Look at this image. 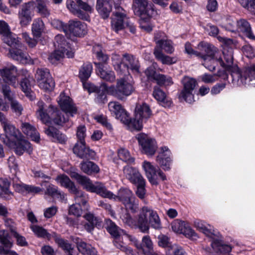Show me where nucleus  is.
<instances>
[{
  "label": "nucleus",
  "mask_w": 255,
  "mask_h": 255,
  "mask_svg": "<svg viewBox=\"0 0 255 255\" xmlns=\"http://www.w3.org/2000/svg\"><path fill=\"white\" fill-rule=\"evenodd\" d=\"M57 102L61 110L65 113L66 117L61 115V112L56 107L50 105L45 109L44 102L39 101L37 104V109L36 115L37 119L45 125L52 123L62 126L68 121L69 117H73L77 113V108L72 100L64 92L60 94Z\"/></svg>",
  "instance_id": "nucleus-1"
},
{
  "label": "nucleus",
  "mask_w": 255,
  "mask_h": 255,
  "mask_svg": "<svg viewBox=\"0 0 255 255\" xmlns=\"http://www.w3.org/2000/svg\"><path fill=\"white\" fill-rule=\"evenodd\" d=\"M222 53L225 62L221 58L219 52L218 54L219 63L225 70L231 73L233 82H237L239 85H249L253 81L255 84V64L240 70L237 66L233 65L232 49H224Z\"/></svg>",
  "instance_id": "nucleus-2"
},
{
  "label": "nucleus",
  "mask_w": 255,
  "mask_h": 255,
  "mask_svg": "<svg viewBox=\"0 0 255 255\" xmlns=\"http://www.w3.org/2000/svg\"><path fill=\"white\" fill-rule=\"evenodd\" d=\"M96 193L104 198L121 201L125 204L127 209L131 212L136 211L138 208V204L133 200L132 193L128 189L121 188L116 196L108 190L104 185L101 183L98 187Z\"/></svg>",
  "instance_id": "nucleus-3"
},
{
  "label": "nucleus",
  "mask_w": 255,
  "mask_h": 255,
  "mask_svg": "<svg viewBox=\"0 0 255 255\" xmlns=\"http://www.w3.org/2000/svg\"><path fill=\"white\" fill-rule=\"evenodd\" d=\"M99 91H102L103 94L114 96L123 101L132 93L133 87L125 78H121L117 80L116 87L114 86H108L106 83H102L99 88Z\"/></svg>",
  "instance_id": "nucleus-4"
},
{
  "label": "nucleus",
  "mask_w": 255,
  "mask_h": 255,
  "mask_svg": "<svg viewBox=\"0 0 255 255\" xmlns=\"http://www.w3.org/2000/svg\"><path fill=\"white\" fill-rule=\"evenodd\" d=\"M196 48L203 51V54L205 56L203 57L200 56L199 58L203 60L202 65L209 71H214L219 63L218 54L219 51L218 48L213 45L204 41L200 42Z\"/></svg>",
  "instance_id": "nucleus-5"
},
{
  "label": "nucleus",
  "mask_w": 255,
  "mask_h": 255,
  "mask_svg": "<svg viewBox=\"0 0 255 255\" xmlns=\"http://www.w3.org/2000/svg\"><path fill=\"white\" fill-rule=\"evenodd\" d=\"M125 176L136 187V194L140 199H143V180L142 175L135 168L126 166L124 168Z\"/></svg>",
  "instance_id": "nucleus-6"
},
{
  "label": "nucleus",
  "mask_w": 255,
  "mask_h": 255,
  "mask_svg": "<svg viewBox=\"0 0 255 255\" xmlns=\"http://www.w3.org/2000/svg\"><path fill=\"white\" fill-rule=\"evenodd\" d=\"M0 122L5 133L6 139L3 140V142L10 146L13 141L16 139H20L22 137L19 131L0 112Z\"/></svg>",
  "instance_id": "nucleus-7"
},
{
  "label": "nucleus",
  "mask_w": 255,
  "mask_h": 255,
  "mask_svg": "<svg viewBox=\"0 0 255 255\" xmlns=\"http://www.w3.org/2000/svg\"><path fill=\"white\" fill-rule=\"evenodd\" d=\"M74 195L75 203L70 206L69 214L79 217L82 215L83 211L89 209V206L87 204V198L82 191Z\"/></svg>",
  "instance_id": "nucleus-8"
},
{
  "label": "nucleus",
  "mask_w": 255,
  "mask_h": 255,
  "mask_svg": "<svg viewBox=\"0 0 255 255\" xmlns=\"http://www.w3.org/2000/svg\"><path fill=\"white\" fill-rule=\"evenodd\" d=\"M0 75L2 79L0 78V85L9 83L13 87L18 86V79L16 68L13 66L0 69Z\"/></svg>",
  "instance_id": "nucleus-9"
},
{
  "label": "nucleus",
  "mask_w": 255,
  "mask_h": 255,
  "mask_svg": "<svg viewBox=\"0 0 255 255\" xmlns=\"http://www.w3.org/2000/svg\"><path fill=\"white\" fill-rule=\"evenodd\" d=\"M109 110L117 119L124 124H128L130 121L129 114L122 105L116 101H112L108 104Z\"/></svg>",
  "instance_id": "nucleus-10"
},
{
  "label": "nucleus",
  "mask_w": 255,
  "mask_h": 255,
  "mask_svg": "<svg viewBox=\"0 0 255 255\" xmlns=\"http://www.w3.org/2000/svg\"><path fill=\"white\" fill-rule=\"evenodd\" d=\"M182 82L183 89L179 95V97L183 98L186 102L191 103L194 101L193 92L197 85V82L193 78L185 77Z\"/></svg>",
  "instance_id": "nucleus-11"
},
{
  "label": "nucleus",
  "mask_w": 255,
  "mask_h": 255,
  "mask_svg": "<svg viewBox=\"0 0 255 255\" xmlns=\"http://www.w3.org/2000/svg\"><path fill=\"white\" fill-rule=\"evenodd\" d=\"M0 91L3 94L4 98L10 102V107L12 112L18 116L21 115L23 108L18 101L13 99V94L9 86L7 84L0 85Z\"/></svg>",
  "instance_id": "nucleus-12"
},
{
  "label": "nucleus",
  "mask_w": 255,
  "mask_h": 255,
  "mask_svg": "<svg viewBox=\"0 0 255 255\" xmlns=\"http://www.w3.org/2000/svg\"><path fill=\"white\" fill-rule=\"evenodd\" d=\"M68 37L71 38V35L75 36H82L87 32V27L85 23L78 20H71L67 25Z\"/></svg>",
  "instance_id": "nucleus-13"
},
{
  "label": "nucleus",
  "mask_w": 255,
  "mask_h": 255,
  "mask_svg": "<svg viewBox=\"0 0 255 255\" xmlns=\"http://www.w3.org/2000/svg\"><path fill=\"white\" fill-rule=\"evenodd\" d=\"M123 63L122 74L129 73V70L135 74H139L138 62L132 56L125 55L123 58Z\"/></svg>",
  "instance_id": "nucleus-14"
},
{
  "label": "nucleus",
  "mask_w": 255,
  "mask_h": 255,
  "mask_svg": "<svg viewBox=\"0 0 255 255\" xmlns=\"http://www.w3.org/2000/svg\"><path fill=\"white\" fill-rule=\"evenodd\" d=\"M160 152L156 156V161L160 166L165 170L170 169V166L172 161L171 153L167 146H162L160 148Z\"/></svg>",
  "instance_id": "nucleus-15"
},
{
  "label": "nucleus",
  "mask_w": 255,
  "mask_h": 255,
  "mask_svg": "<svg viewBox=\"0 0 255 255\" xmlns=\"http://www.w3.org/2000/svg\"><path fill=\"white\" fill-rule=\"evenodd\" d=\"M143 119V105H136L134 113V118L132 120L130 119L129 123L126 125H130L132 128L136 130H140L142 128Z\"/></svg>",
  "instance_id": "nucleus-16"
},
{
  "label": "nucleus",
  "mask_w": 255,
  "mask_h": 255,
  "mask_svg": "<svg viewBox=\"0 0 255 255\" xmlns=\"http://www.w3.org/2000/svg\"><path fill=\"white\" fill-rule=\"evenodd\" d=\"M70 176L72 178H75L87 191L97 193L98 187L101 183L97 182L93 184L89 178L82 176L76 172H71Z\"/></svg>",
  "instance_id": "nucleus-17"
},
{
  "label": "nucleus",
  "mask_w": 255,
  "mask_h": 255,
  "mask_svg": "<svg viewBox=\"0 0 255 255\" xmlns=\"http://www.w3.org/2000/svg\"><path fill=\"white\" fill-rule=\"evenodd\" d=\"M34 1L29 2L23 4L21 9L18 12V18L20 24L22 26H25L29 24L32 17L30 15V9L33 6Z\"/></svg>",
  "instance_id": "nucleus-18"
},
{
  "label": "nucleus",
  "mask_w": 255,
  "mask_h": 255,
  "mask_svg": "<svg viewBox=\"0 0 255 255\" xmlns=\"http://www.w3.org/2000/svg\"><path fill=\"white\" fill-rule=\"evenodd\" d=\"M13 144L12 143L11 145H13L14 151L15 153L18 155H21L24 152L30 154L33 150V148L31 144L29 141L24 139L23 135L20 139H16Z\"/></svg>",
  "instance_id": "nucleus-19"
},
{
  "label": "nucleus",
  "mask_w": 255,
  "mask_h": 255,
  "mask_svg": "<svg viewBox=\"0 0 255 255\" xmlns=\"http://www.w3.org/2000/svg\"><path fill=\"white\" fill-rule=\"evenodd\" d=\"M116 9L117 11L114 12L112 19L111 24L112 29L116 32H118L124 28V22L126 15L123 12V9L122 8L117 7Z\"/></svg>",
  "instance_id": "nucleus-20"
},
{
  "label": "nucleus",
  "mask_w": 255,
  "mask_h": 255,
  "mask_svg": "<svg viewBox=\"0 0 255 255\" xmlns=\"http://www.w3.org/2000/svg\"><path fill=\"white\" fill-rule=\"evenodd\" d=\"M145 221L148 222L149 224L155 229L161 228L160 220L157 213L144 206V222Z\"/></svg>",
  "instance_id": "nucleus-21"
},
{
  "label": "nucleus",
  "mask_w": 255,
  "mask_h": 255,
  "mask_svg": "<svg viewBox=\"0 0 255 255\" xmlns=\"http://www.w3.org/2000/svg\"><path fill=\"white\" fill-rule=\"evenodd\" d=\"M24 49L23 45L22 48L18 47L17 46L11 48L9 51L10 57L22 64L29 63L30 61L29 57L27 53L23 51Z\"/></svg>",
  "instance_id": "nucleus-22"
},
{
  "label": "nucleus",
  "mask_w": 255,
  "mask_h": 255,
  "mask_svg": "<svg viewBox=\"0 0 255 255\" xmlns=\"http://www.w3.org/2000/svg\"><path fill=\"white\" fill-rule=\"evenodd\" d=\"M98 75L104 80L113 83L116 80V76L114 72L105 65L100 63H95Z\"/></svg>",
  "instance_id": "nucleus-23"
},
{
  "label": "nucleus",
  "mask_w": 255,
  "mask_h": 255,
  "mask_svg": "<svg viewBox=\"0 0 255 255\" xmlns=\"http://www.w3.org/2000/svg\"><path fill=\"white\" fill-rule=\"evenodd\" d=\"M73 150L74 153L81 158H88L94 155V152L86 147L85 141H78Z\"/></svg>",
  "instance_id": "nucleus-24"
},
{
  "label": "nucleus",
  "mask_w": 255,
  "mask_h": 255,
  "mask_svg": "<svg viewBox=\"0 0 255 255\" xmlns=\"http://www.w3.org/2000/svg\"><path fill=\"white\" fill-rule=\"evenodd\" d=\"M96 8L103 18L109 16L112 10L111 0H97Z\"/></svg>",
  "instance_id": "nucleus-25"
},
{
  "label": "nucleus",
  "mask_w": 255,
  "mask_h": 255,
  "mask_svg": "<svg viewBox=\"0 0 255 255\" xmlns=\"http://www.w3.org/2000/svg\"><path fill=\"white\" fill-rule=\"evenodd\" d=\"M158 148L155 139L144 133V154L148 157L153 156Z\"/></svg>",
  "instance_id": "nucleus-26"
},
{
  "label": "nucleus",
  "mask_w": 255,
  "mask_h": 255,
  "mask_svg": "<svg viewBox=\"0 0 255 255\" xmlns=\"http://www.w3.org/2000/svg\"><path fill=\"white\" fill-rule=\"evenodd\" d=\"M194 226L199 231L211 238H213V236H218L219 234L213 229L210 225L199 220H196L194 221Z\"/></svg>",
  "instance_id": "nucleus-27"
},
{
  "label": "nucleus",
  "mask_w": 255,
  "mask_h": 255,
  "mask_svg": "<svg viewBox=\"0 0 255 255\" xmlns=\"http://www.w3.org/2000/svg\"><path fill=\"white\" fill-rule=\"evenodd\" d=\"M57 182L61 185V186L67 188L69 191L72 194L77 193L79 191L75 185L74 183L72 182L69 178L65 175H60L56 178Z\"/></svg>",
  "instance_id": "nucleus-28"
},
{
  "label": "nucleus",
  "mask_w": 255,
  "mask_h": 255,
  "mask_svg": "<svg viewBox=\"0 0 255 255\" xmlns=\"http://www.w3.org/2000/svg\"><path fill=\"white\" fill-rule=\"evenodd\" d=\"M121 218L125 223L128 226L138 228L141 232H143L142 227L143 218L142 215H139L138 218L134 221L131 219L129 215L127 213L122 214L121 216Z\"/></svg>",
  "instance_id": "nucleus-29"
},
{
  "label": "nucleus",
  "mask_w": 255,
  "mask_h": 255,
  "mask_svg": "<svg viewBox=\"0 0 255 255\" xmlns=\"http://www.w3.org/2000/svg\"><path fill=\"white\" fill-rule=\"evenodd\" d=\"M55 46L58 48L65 49L67 50L66 56L68 58H72L74 56V52L72 50L69 42H67L64 37L60 34H58L55 38Z\"/></svg>",
  "instance_id": "nucleus-30"
},
{
  "label": "nucleus",
  "mask_w": 255,
  "mask_h": 255,
  "mask_svg": "<svg viewBox=\"0 0 255 255\" xmlns=\"http://www.w3.org/2000/svg\"><path fill=\"white\" fill-rule=\"evenodd\" d=\"M144 171L149 181L152 185H157V170L151 164L150 162L144 161Z\"/></svg>",
  "instance_id": "nucleus-31"
},
{
  "label": "nucleus",
  "mask_w": 255,
  "mask_h": 255,
  "mask_svg": "<svg viewBox=\"0 0 255 255\" xmlns=\"http://www.w3.org/2000/svg\"><path fill=\"white\" fill-rule=\"evenodd\" d=\"M237 24L239 30L249 39L255 40V36L252 32L251 24L247 20L241 19L237 21Z\"/></svg>",
  "instance_id": "nucleus-32"
},
{
  "label": "nucleus",
  "mask_w": 255,
  "mask_h": 255,
  "mask_svg": "<svg viewBox=\"0 0 255 255\" xmlns=\"http://www.w3.org/2000/svg\"><path fill=\"white\" fill-rule=\"evenodd\" d=\"M153 96L163 107H170L172 102L166 98V94L159 87L155 86L152 93Z\"/></svg>",
  "instance_id": "nucleus-33"
},
{
  "label": "nucleus",
  "mask_w": 255,
  "mask_h": 255,
  "mask_svg": "<svg viewBox=\"0 0 255 255\" xmlns=\"http://www.w3.org/2000/svg\"><path fill=\"white\" fill-rule=\"evenodd\" d=\"M21 129L32 140L37 142H39L40 140L39 134L33 126L28 123H22L21 124Z\"/></svg>",
  "instance_id": "nucleus-34"
},
{
  "label": "nucleus",
  "mask_w": 255,
  "mask_h": 255,
  "mask_svg": "<svg viewBox=\"0 0 255 255\" xmlns=\"http://www.w3.org/2000/svg\"><path fill=\"white\" fill-rule=\"evenodd\" d=\"M153 54L155 58L163 64L170 65L176 62L175 58L165 55L161 50L157 48H154Z\"/></svg>",
  "instance_id": "nucleus-35"
},
{
  "label": "nucleus",
  "mask_w": 255,
  "mask_h": 255,
  "mask_svg": "<svg viewBox=\"0 0 255 255\" xmlns=\"http://www.w3.org/2000/svg\"><path fill=\"white\" fill-rule=\"evenodd\" d=\"M66 6L71 12L78 17L85 20H88L89 18L88 15L86 14L78 8L77 1L75 2L73 0H67Z\"/></svg>",
  "instance_id": "nucleus-36"
},
{
  "label": "nucleus",
  "mask_w": 255,
  "mask_h": 255,
  "mask_svg": "<svg viewBox=\"0 0 255 255\" xmlns=\"http://www.w3.org/2000/svg\"><path fill=\"white\" fill-rule=\"evenodd\" d=\"M45 133L54 141L64 143L66 140L65 136L52 127H49L45 129Z\"/></svg>",
  "instance_id": "nucleus-37"
},
{
  "label": "nucleus",
  "mask_w": 255,
  "mask_h": 255,
  "mask_svg": "<svg viewBox=\"0 0 255 255\" xmlns=\"http://www.w3.org/2000/svg\"><path fill=\"white\" fill-rule=\"evenodd\" d=\"M84 218L88 222L84 225V228L88 232H91L95 227L100 225V219L90 213H87Z\"/></svg>",
  "instance_id": "nucleus-38"
},
{
  "label": "nucleus",
  "mask_w": 255,
  "mask_h": 255,
  "mask_svg": "<svg viewBox=\"0 0 255 255\" xmlns=\"http://www.w3.org/2000/svg\"><path fill=\"white\" fill-rule=\"evenodd\" d=\"M211 245L216 252H219L222 254H228L232 251L230 246L224 244L221 240L218 239H214Z\"/></svg>",
  "instance_id": "nucleus-39"
},
{
  "label": "nucleus",
  "mask_w": 255,
  "mask_h": 255,
  "mask_svg": "<svg viewBox=\"0 0 255 255\" xmlns=\"http://www.w3.org/2000/svg\"><path fill=\"white\" fill-rule=\"evenodd\" d=\"M30 228L34 234L38 237L46 238L49 240H50L52 237H56L55 233L53 232L52 234H50L42 227L37 225H32Z\"/></svg>",
  "instance_id": "nucleus-40"
},
{
  "label": "nucleus",
  "mask_w": 255,
  "mask_h": 255,
  "mask_svg": "<svg viewBox=\"0 0 255 255\" xmlns=\"http://www.w3.org/2000/svg\"><path fill=\"white\" fill-rule=\"evenodd\" d=\"M33 81V78L30 76L24 78L20 83V87L22 91L26 96L31 100L33 99V93L31 90V82Z\"/></svg>",
  "instance_id": "nucleus-41"
},
{
  "label": "nucleus",
  "mask_w": 255,
  "mask_h": 255,
  "mask_svg": "<svg viewBox=\"0 0 255 255\" xmlns=\"http://www.w3.org/2000/svg\"><path fill=\"white\" fill-rule=\"evenodd\" d=\"M44 29L43 22L40 18L34 19L32 24V33L35 38L41 36Z\"/></svg>",
  "instance_id": "nucleus-42"
},
{
  "label": "nucleus",
  "mask_w": 255,
  "mask_h": 255,
  "mask_svg": "<svg viewBox=\"0 0 255 255\" xmlns=\"http://www.w3.org/2000/svg\"><path fill=\"white\" fill-rule=\"evenodd\" d=\"M155 48H157L158 49L160 48L161 50H163L168 54H172L174 51L172 41L167 39L158 41L157 46Z\"/></svg>",
  "instance_id": "nucleus-43"
},
{
  "label": "nucleus",
  "mask_w": 255,
  "mask_h": 255,
  "mask_svg": "<svg viewBox=\"0 0 255 255\" xmlns=\"http://www.w3.org/2000/svg\"><path fill=\"white\" fill-rule=\"evenodd\" d=\"M3 39L5 43L12 48L16 46L18 47H23V45L19 42L17 36L10 31L3 36Z\"/></svg>",
  "instance_id": "nucleus-44"
},
{
  "label": "nucleus",
  "mask_w": 255,
  "mask_h": 255,
  "mask_svg": "<svg viewBox=\"0 0 255 255\" xmlns=\"http://www.w3.org/2000/svg\"><path fill=\"white\" fill-rule=\"evenodd\" d=\"M81 169L84 173L87 174H92L98 173L99 171V168L98 166L90 161L82 162L81 163Z\"/></svg>",
  "instance_id": "nucleus-45"
},
{
  "label": "nucleus",
  "mask_w": 255,
  "mask_h": 255,
  "mask_svg": "<svg viewBox=\"0 0 255 255\" xmlns=\"http://www.w3.org/2000/svg\"><path fill=\"white\" fill-rule=\"evenodd\" d=\"M77 248L79 252L83 255H98L95 249L85 242H79L77 244Z\"/></svg>",
  "instance_id": "nucleus-46"
},
{
  "label": "nucleus",
  "mask_w": 255,
  "mask_h": 255,
  "mask_svg": "<svg viewBox=\"0 0 255 255\" xmlns=\"http://www.w3.org/2000/svg\"><path fill=\"white\" fill-rule=\"evenodd\" d=\"M67 50L65 49L58 48L52 53L49 56L48 59L52 64H56L58 61L63 59L66 55Z\"/></svg>",
  "instance_id": "nucleus-47"
},
{
  "label": "nucleus",
  "mask_w": 255,
  "mask_h": 255,
  "mask_svg": "<svg viewBox=\"0 0 255 255\" xmlns=\"http://www.w3.org/2000/svg\"><path fill=\"white\" fill-rule=\"evenodd\" d=\"M92 69L93 67L91 63L85 64L82 66L79 71V77L83 82L90 77Z\"/></svg>",
  "instance_id": "nucleus-48"
},
{
  "label": "nucleus",
  "mask_w": 255,
  "mask_h": 255,
  "mask_svg": "<svg viewBox=\"0 0 255 255\" xmlns=\"http://www.w3.org/2000/svg\"><path fill=\"white\" fill-rule=\"evenodd\" d=\"M156 82L160 86H170L173 84L172 78L168 75L158 74L156 77Z\"/></svg>",
  "instance_id": "nucleus-49"
},
{
  "label": "nucleus",
  "mask_w": 255,
  "mask_h": 255,
  "mask_svg": "<svg viewBox=\"0 0 255 255\" xmlns=\"http://www.w3.org/2000/svg\"><path fill=\"white\" fill-rule=\"evenodd\" d=\"M46 78L43 81H40V84L38 85L40 89L45 91H51L55 87L54 81L51 76Z\"/></svg>",
  "instance_id": "nucleus-50"
},
{
  "label": "nucleus",
  "mask_w": 255,
  "mask_h": 255,
  "mask_svg": "<svg viewBox=\"0 0 255 255\" xmlns=\"http://www.w3.org/2000/svg\"><path fill=\"white\" fill-rule=\"evenodd\" d=\"M132 8L134 14L140 18V21L142 22V15L143 11V1L142 0H134Z\"/></svg>",
  "instance_id": "nucleus-51"
},
{
  "label": "nucleus",
  "mask_w": 255,
  "mask_h": 255,
  "mask_svg": "<svg viewBox=\"0 0 255 255\" xmlns=\"http://www.w3.org/2000/svg\"><path fill=\"white\" fill-rule=\"evenodd\" d=\"M156 13L154 4L151 2L144 0V20L146 18L151 17ZM145 21V20H144Z\"/></svg>",
  "instance_id": "nucleus-52"
},
{
  "label": "nucleus",
  "mask_w": 255,
  "mask_h": 255,
  "mask_svg": "<svg viewBox=\"0 0 255 255\" xmlns=\"http://www.w3.org/2000/svg\"><path fill=\"white\" fill-rule=\"evenodd\" d=\"M112 61L115 69L122 74L123 67V59L117 54H114L112 57Z\"/></svg>",
  "instance_id": "nucleus-53"
},
{
  "label": "nucleus",
  "mask_w": 255,
  "mask_h": 255,
  "mask_svg": "<svg viewBox=\"0 0 255 255\" xmlns=\"http://www.w3.org/2000/svg\"><path fill=\"white\" fill-rule=\"evenodd\" d=\"M36 9L37 12L43 17H47L50 14V10L44 1L37 0Z\"/></svg>",
  "instance_id": "nucleus-54"
},
{
  "label": "nucleus",
  "mask_w": 255,
  "mask_h": 255,
  "mask_svg": "<svg viewBox=\"0 0 255 255\" xmlns=\"http://www.w3.org/2000/svg\"><path fill=\"white\" fill-rule=\"evenodd\" d=\"M186 223L179 219L174 220L171 224V227L173 232L176 233L181 234L184 229Z\"/></svg>",
  "instance_id": "nucleus-55"
},
{
  "label": "nucleus",
  "mask_w": 255,
  "mask_h": 255,
  "mask_svg": "<svg viewBox=\"0 0 255 255\" xmlns=\"http://www.w3.org/2000/svg\"><path fill=\"white\" fill-rule=\"evenodd\" d=\"M118 155L119 157L125 162L132 163L134 161V159L130 156L128 151L126 149L121 148L119 149Z\"/></svg>",
  "instance_id": "nucleus-56"
},
{
  "label": "nucleus",
  "mask_w": 255,
  "mask_h": 255,
  "mask_svg": "<svg viewBox=\"0 0 255 255\" xmlns=\"http://www.w3.org/2000/svg\"><path fill=\"white\" fill-rule=\"evenodd\" d=\"M50 76L51 75L48 70L38 69L36 71L35 78L38 85H39V84H40V81H43L44 79L47 78L46 77H49V76Z\"/></svg>",
  "instance_id": "nucleus-57"
},
{
  "label": "nucleus",
  "mask_w": 255,
  "mask_h": 255,
  "mask_svg": "<svg viewBox=\"0 0 255 255\" xmlns=\"http://www.w3.org/2000/svg\"><path fill=\"white\" fill-rule=\"evenodd\" d=\"M197 49L198 50H194L192 48L191 44L189 42H186L185 44V52L188 54L194 55L198 57L199 58L200 56H202V57L205 56L204 54H203V53L204 52L203 51L198 50L197 48Z\"/></svg>",
  "instance_id": "nucleus-58"
},
{
  "label": "nucleus",
  "mask_w": 255,
  "mask_h": 255,
  "mask_svg": "<svg viewBox=\"0 0 255 255\" xmlns=\"http://www.w3.org/2000/svg\"><path fill=\"white\" fill-rule=\"evenodd\" d=\"M107 229L109 233L114 237L119 236V230L116 224L110 220H107Z\"/></svg>",
  "instance_id": "nucleus-59"
},
{
  "label": "nucleus",
  "mask_w": 255,
  "mask_h": 255,
  "mask_svg": "<svg viewBox=\"0 0 255 255\" xmlns=\"http://www.w3.org/2000/svg\"><path fill=\"white\" fill-rule=\"evenodd\" d=\"M54 238H55L56 242L58 244L59 246L64 250L67 251L68 253L74 251L71 245L67 241H65L61 238H57L56 235V237Z\"/></svg>",
  "instance_id": "nucleus-60"
},
{
  "label": "nucleus",
  "mask_w": 255,
  "mask_h": 255,
  "mask_svg": "<svg viewBox=\"0 0 255 255\" xmlns=\"http://www.w3.org/2000/svg\"><path fill=\"white\" fill-rule=\"evenodd\" d=\"M242 50L244 55L249 58H253L255 56V50L249 43L244 45L242 48Z\"/></svg>",
  "instance_id": "nucleus-61"
},
{
  "label": "nucleus",
  "mask_w": 255,
  "mask_h": 255,
  "mask_svg": "<svg viewBox=\"0 0 255 255\" xmlns=\"http://www.w3.org/2000/svg\"><path fill=\"white\" fill-rule=\"evenodd\" d=\"M94 53L96 54L97 58L101 62H106L109 58L108 56L104 54L101 49V46L99 45L95 46L93 48Z\"/></svg>",
  "instance_id": "nucleus-62"
},
{
  "label": "nucleus",
  "mask_w": 255,
  "mask_h": 255,
  "mask_svg": "<svg viewBox=\"0 0 255 255\" xmlns=\"http://www.w3.org/2000/svg\"><path fill=\"white\" fill-rule=\"evenodd\" d=\"M52 26L58 29L62 30L66 34H68L67 25H64L63 22L57 19H54L51 21Z\"/></svg>",
  "instance_id": "nucleus-63"
},
{
  "label": "nucleus",
  "mask_w": 255,
  "mask_h": 255,
  "mask_svg": "<svg viewBox=\"0 0 255 255\" xmlns=\"http://www.w3.org/2000/svg\"><path fill=\"white\" fill-rule=\"evenodd\" d=\"M95 119L97 122L100 123L107 129L111 130L112 129L111 124L108 122L107 118L103 115L97 116L95 117Z\"/></svg>",
  "instance_id": "nucleus-64"
}]
</instances>
